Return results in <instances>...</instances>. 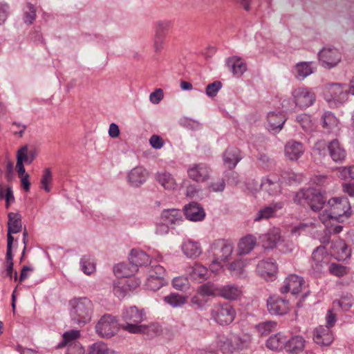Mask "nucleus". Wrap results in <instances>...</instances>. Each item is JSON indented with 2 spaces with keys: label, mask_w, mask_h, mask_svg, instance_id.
<instances>
[{
  "label": "nucleus",
  "mask_w": 354,
  "mask_h": 354,
  "mask_svg": "<svg viewBox=\"0 0 354 354\" xmlns=\"http://www.w3.org/2000/svg\"><path fill=\"white\" fill-rule=\"evenodd\" d=\"M122 317L125 324L122 325V328L130 333H146L148 334L153 327L141 324L145 319V314L142 310L136 306H131L124 308L122 311Z\"/></svg>",
  "instance_id": "nucleus-1"
},
{
  "label": "nucleus",
  "mask_w": 354,
  "mask_h": 354,
  "mask_svg": "<svg viewBox=\"0 0 354 354\" xmlns=\"http://www.w3.org/2000/svg\"><path fill=\"white\" fill-rule=\"evenodd\" d=\"M71 320L79 325H85L91 319L93 304L87 297H75L69 301Z\"/></svg>",
  "instance_id": "nucleus-2"
},
{
  "label": "nucleus",
  "mask_w": 354,
  "mask_h": 354,
  "mask_svg": "<svg viewBox=\"0 0 354 354\" xmlns=\"http://www.w3.org/2000/svg\"><path fill=\"white\" fill-rule=\"evenodd\" d=\"M294 201L299 205H307L315 212L322 209L325 203L323 195L313 188L303 189L297 192Z\"/></svg>",
  "instance_id": "nucleus-3"
},
{
  "label": "nucleus",
  "mask_w": 354,
  "mask_h": 354,
  "mask_svg": "<svg viewBox=\"0 0 354 354\" xmlns=\"http://www.w3.org/2000/svg\"><path fill=\"white\" fill-rule=\"evenodd\" d=\"M234 251V244L227 239H216L212 242L208 253L213 258L223 262L228 261Z\"/></svg>",
  "instance_id": "nucleus-4"
},
{
  "label": "nucleus",
  "mask_w": 354,
  "mask_h": 354,
  "mask_svg": "<svg viewBox=\"0 0 354 354\" xmlns=\"http://www.w3.org/2000/svg\"><path fill=\"white\" fill-rule=\"evenodd\" d=\"M211 319L218 324L228 325L233 322L236 311L229 304L214 305L210 310Z\"/></svg>",
  "instance_id": "nucleus-5"
},
{
  "label": "nucleus",
  "mask_w": 354,
  "mask_h": 354,
  "mask_svg": "<svg viewBox=\"0 0 354 354\" xmlns=\"http://www.w3.org/2000/svg\"><path fill=\"white\" fill-rule=\"evenodd\" d=\"M119 328L117 319L109 314L103 315L95 325L96 333L103 338H109L114 336Z\"/></svg>",
  "instance_id": "nucleus-6"
},
{
  "label": "nucleus",
  "mask_w": 354,
  "mask_h": 354,
  "mask_svg": "<svg viewBox=\"0 0 354 354\" xmlns=\"http://www.w3.org/2000/svg\"><path fill=\"white\" fill-rule=\"evenodd\" d=\"M349 95L348 89L339 83L328 84L324 86V95L328 102L342 104L346 102Z\"/></svg>",
  "instance_id": "nucleus-7"
},
{
  "label": "nucleus",
  "mask_w": 354,
  "mask_h": 354,
  "mask_svg": "<svg viewBox=\"0 0 354 354\" xmlns=\"http://www.w3.org/2000/svg\"><path fill=\"white\" fill-rule=\"evenodd\" d=\"M251 341V335L248 333L232 334L223 342L222 348L228 352H238L248 348Z\"/></svg>",
  "instance_id": "nucleus-8"
},
{
  "label": "nucleus",
  "mask_w": 354,
  "mask_h": 354,
  "mask_svg": "<svg viewBox=\"0 0 354 354\" xmlns=\"http://www.w3.org/2000/svg\"><path fill=\"white\" fill-rule=\"evenodd\" d=\"M328 208L332 212L339 222L345 216L351 214V206L348 199L345 197H334L328 200Z\"/></svg>",
  "instance_id": "nucleus-9"
},
{
  "label": "nucleus",
  "mask_w": 354,
  "mask_h": 354,
  "mask_svg": "<svg viewBox=\"0 0 354 354\" xmlns=\"http://www.w3.org/2000/svg\"><path fill=\"white\" fill-rule=\"evenodd\" d=\"M318 59L323 67L332 68L335 67L340 62L342 55L337 48L325 47L318 53Z\"/></svg>",
  "instance_id": "nucleus-10"
},
{
  "label": "nucleus",
  "mask_w": 354,
  "mask_h": 354,
  "mask_svg": "<svg viewBox=\"0 0 354 354\" xmlns=\"http://www.w3.org/2000/svg\"><path fill=\"white\" fill-rule=\"evenodd\" d=\"M187 176L196 183H205L210 178L211 168L204 162L190 165L187 169Z\"/></svg>",
  "instance_id": "nucleus-11"
},
{
  "label": "nucleus",
  "mask_w": 354,
  "mask_h": 354,
  "mask_svg": "<svg viewBox=\"0 0 354 354\" xmlns=\"http://www.w3.org/2000/svg\"><path fill=\"white\" fill-rule=\"evenodd\" d=\"M292 95L296 106L300 109H306L310 106L315 100V93L306 87H299L294 89Z\"/></svg>",
  "instance_id": "nucleus-12"
},
{
  "label": "nucleus",
  "mask_w": 354,
  "mask_h": 354,
  "mask_svg": "<svg viewBox=\"0 0 354 354\" xmlns=\"http://www.w3.org/2000/svg\"><path fill=\"white\" fill-rule=\"evenodd\" d=\"M277 269V263L271 259L260 261L257 267L258 273L266 281H273L275 279Z\"/></svg>",
  "instance_id": "nucleus-13"
},
{
  "label": "nucleus",
  "mask_w": 354,
  "mask_h": 354,
  "mask_svg": "<svg viewBox=\"0 0 354 354\" xmlns=\"http://www.w3.org/2000/svg\"><path fill=\"white\" fill-rule=\"evenodd\" d=\"M329 261L330 257L326 248L323 246H319L313 251L312 254V268L315 272H320L328 263Z\"/></svg>",
  "instance_id": "nucleus-14"
},
{
  "label": "nucleus",
  "mask_w": 354,
  "mask_h": 354,
  "mask_svg": "<svg viewBox=\"0 0 354 354\" xmlns=\"http://www.w3.org/2000/svg\"><path fill=\"white\" fill-rule=\"evenodd\" d=\"M267 306L268 311L272 315H285L290 310L288 301L279 297H270L268 300Z\"/></svg>",
  "instance_id": "nucleus-15"
},
{
  "label": "nucleus",
  "mask_w": 354,
  "mask_h": 354,
  "mask_svg": "<svg viewBox=\"0 0 354 354\" xmlns=\"http://www.w3.org/2000/svg\"><path fill=\"white\" fill-rule=\"evenodd\" d=\"M304 285V279L296 274H290L283 281V285L281 288V293L290 292L292 295L298 294Z\"/></svg>",
  "instance_id": "nucleus-16"
},
{
  "label": "nucleus",
  "mask_w": 354,
  "mask_h": 354,
  "mask_svg": "<svg viewBox=\"0 0 354 354\" xmlns=\"http://www.w3.org/2000/svg\"><path fill=\"white\" fill-rule=\"evenodd\" d=\"M149 177V173L142 167H136L127 174V182L132 186L138 187L145 183Z\"/></svg>",
  "instance_id": "nucleus-17"
},
{
  "label": "nucleus",
  "mask_w": 354,
  "mask_h": 354,
  "mask_svg": "<svg viewBox=\"0 0 354 354\" xmlns=\"http://www.w3.org/2000/svg\"><path fill=\"white\" fill-rule=\"evenodd\" d=\"M259 241L265 248L272 249L281 241V230L277 227L270 229L259 236Z\"/></svg>",
  "instance_id": "nucleus-18"
},
{
  "label": "nucleus",
  "mask_w": 354,
  "mask_h": 354,
  "mask_svg": "<svg viewBox=\"0 0 354 354\" xmlns=\"http://www.w3.org/2000/svg\"><path fill=\"white\" fill-rule=\"evenodd\" d=\"M315 342L321 346H328L333 341V336L330 328L326 326L317 327L313 332Z\"/></svg>",
  "instance_id": "nucleus-19"
},
{
  "label": "nucleus",
  "mask_w": 354,
  "mask_h": 354,
  "mask_svg": "<svg viewBox=\"0 0 354 354\" xmlns=\"http://www.w3.org/2000/svg\"><path fill=\"white\" fill-rule=\"evenodd\" d=\"M185 215L187 219L192 221L198 222L203 221L205 217V212L203 207L192 202L184 207Z\"/></svg>",
  "instance_id": "nucleus-20"
},
{
  "label": "nucleus",
  "mask_w": 354,
  "mask_h": 354,
  "mask_svg": "<svg viewBox=\"0 0 354 354\" xmlns=\"http://www.w3.org/2000/svg\"><path fill=\"white\" fill-rule=\"evenodd\" d=\"M242 158L241 151L235 147H228L223 154V164L230 169H234Z\"/></svg>",
  "instance_id": "nucleus-21"
},
{
  "label": "nucleus",
  "mask_w": 354,
  "mask_h": 354,
  "mask_svg": "<svg viewBox=\"0 0 354 354\" xmlns=\"http://www.w3.org/2000/svg\"><path fill=\"white\" fill-rule=\"evenodd\" d=\"M185 272L192 280L198 282H202L209 277L207 268L198 263L187 267Z\"/></svg>",
  "instance_id": "nucleus-22"
},
{
  "label": "nucleus",
  "mask_w": 354,
  "mask_h": 354,
  "mask_svg": "<svg viewBox=\"0 0 354 354\" xmlns=\"http://www.w3.org/2000/svg\"><path fill=\"white\" fill-rule=\"evenodd\" d=\"M283 207V203L282 202L271 203L270 205L260 209L254 218V221L258 222L261 220H266L273 217L276 214L277 212L282 209Z\"/></svg>",
  "instance_id": "nucleus-23"
},
{
  "label": "nucleus",
  "mask_w": 354,
  "mask_h": 354,
  "mask_svg": "<svg viewBox=\"0 0 354 354\" xmlns=\"http://www.w3.org/2000/svg\"><path fill=\"white\" fill-rule=\"evenodd\" d=\"M268 128L270 131L275 132L280 131L284 123L286 121V118L282 112L272 111L268 114Z\"/></svg>",
  "instance_id": "nucleus-24"
},
{
  "label": "nucleus",
  "mask_w": 354,
  "mask_h": 354,
  "mask_svg": "<svg viewBox=\"0 0 354 354\" xmlns=\"http://www.w3.org/2000/svg\"><path fill=\"white\" fill-rule=\"evenodd\" d=\"M160 219L168 225H178L183 221V216L178 209H167L162 212Z\"/></svg>",
  "instance_id": "nucleus-25"
},
{
  "label": "nucleus",
  "mask_w": 354,
  "mask_h": 354,
  "mask_svg": "<svg viewBox=\"0 0 354 354\" xmlns=\"http://www.w3.org/2000/svg\"><path fill=\"white\" fill-rule=\"evenodd\" d=\"M183 254L188 258H196L202 254V248L199 242L187 239L181 245Z\"/></svg>",
  "instance_id": "nucleus-26"
},
{
  "label": "nucleus",
  "mask_w": 354,
  "mask_h": 354,
  "mask_svg": "<svg viewBox=\"0 0 354 354\" xmlns=\"http://www.w3.org/2000/svg\"><path fill=\"white\" fill-rule=\"evenodd\" d=\"M315 67L311 62H301L293 68V73L298 80H304L314 73Z\"/></svg>",
  "instance_id": "nucleus-27"
},
{
  "label": "nucleus",
  "mask_w": 354,
  "mask_h": 354,
  "mask_svg": "<svg viewBox=\"0 0 354 354\" xmlns=\"http://www.w3.org/2000/svg\"><path fill=\"white\" fill-rule=\"evenodd\" d=\"M261 189L270 195H275L281 192V184L276 176H267L261 180Z\"/></svg>",
  "instance_id": "nucleus-28"
},
{
  "label": "nucleus",
  "mask_w": 354,
  "mask_h": 354,
  "mask_svg": "<svg viewBox=\"0 0 354 354\" xmlns=\"http://www.w3.org/2000/svg\"><path fill=\"white\" fill-rule=\"evenodd\" d=\"M304 152L303 145L299 142L291 140L285 146V155L290 160H298Z\"/></svg>",
  "instance_id": "nucleus-29"
},
{
  "label": "nucleus",
  "mask_w": 354,
  "mask_h": 354,
  "mask_svg": "<svg viewBox=\"0 0 354 354\" xmlns=\"http://www.w3.org/2000/svg\"><path fill=\"white\" fill-rule=\"evenodd\" d=\"M305 345L306 340L302 336L295 335L287 339L285 349L288 353L299 354L304 351Z\"/></svg>",
  "instance_id": "nucleus-30"
},
{
  "label": "nucleus",
  "mask_w": 354,
  "mask_h": 354,
  "mask_svg": "<svg viewBox=\"0 0 354 354\" xmlns=\"http://www.w3.org/2000/svg\"><path fill=\"white\" fill-rule=\"evenodd\" d=\"M332 252L338 260H346L351 257V250L342 239L337 240L331 245Z\"/></svg>",
  "instance_id": "nucleus-31"
},
{
  "label": "nucleus",
  "mask_w": 354,
  "mask_h": 354,
  "mask_svg": "<svg viewBox=\"0 0 354 354\" xmlns=\"http://www.w3.org/2000/svg\"><path fill=\"white\" fill-rule=\"evenodd\" d=\"M227 66L229 70L236 76H241L247 70L245 63L241 57L233 56L227 59Z\"/></svg>",
  "instance_id": "nucleus-32"
},
{
  "label": "nucleus",
  "mask_w": 354,
  "mask_h": 354,
  "mask_svg": "<svg viewBox=\"0 0 354 354\" xmlns=\"http://www.w3.org/2000/svg\"><path fill=\"white\" fill-rule=\"evenodd\" d=\"M129 261L132 266H145L151 263L150 257L144 251L138 249H133L130 253Z\"/></svg>",
  "instance_id": "nucleus-33"
},
{
  "label": "nucleus",
  "mask_w": 354,
  "mask_h": 354,
  "mask_svg": "<svg viewBox=\"0 0 354 354\" xmlns=\"http://www.w3.org/2000/svg\"><path fill=\"white\" fill-rule=\"evenodd\" d=\"M286 337L281 333L270 336L266 341V347L272 351H279L286 348Z\"/></svg>",
  "instance_id": "nucleus-34"
},
{
  "label": "nucleus",
  "mask_w": 354,
  "mask_h": 354,
  "mask_svg": "<svg viewBox=\"0 0 354 354\" xmlns=\"http://www.w3.org/2000/svg\"><path fill=\"white\" fill-rule=\"evenodd\" d=\"M329 154L333 161L342 162L346 158V151L337 140H332L328 145Z\"/></svg>",
  "instance_id": "nucleus-35"
},
{
  "label": "nucleus",
  "mask_w": 354,
  "mask_h": 354,
  "mask_svg": "<svg viewBox=\"0 0 354 354\" xmlns=\"http://www.w3.org/2000/svg\"><path fill=\"white\" fill-rule=\"evenodd\" d=\"M257 245V239L252 234H248L241 238L238 243L239 254H249Z\"/></svg>",
  "instance_id": "nucleus-36"
},
{
  "label": "nucleus",
  "mask_w": 354,
  "mask_h": 354,
  "mask_svg": "<svg viewBox=\"0 0 354 354\" xmlns=\"http://www.w3.org/2000/svg\"><path fill=\"white\" fill-rule=\"evenodd\" d=\"M131 280H121L115 283L113 285V292L115 296L119 298H123L128 292L139 286L140 282H136L134 284L131 283Z\"/></svg>",
  "instance_id": "nucleus-37"
},
{
  "label": "nucleus",
  "mask_w": 354,
  "mask_h": 354,
  "mask_svg": "<svg viewBox=\"0 0 354 354\" xmlns=\"http://www.w3.org/2000/svg\"><path fill=\"white\" fill-rule=\"evenodd\" d=\"M242 293L241 288L234 284H228L221 287L218 295L226 299H236Z\"/></svg>",
  "instance_id": "nucleus-38"
},
{
  "label": "nucleus",
  "mask_w": 354,
  "mask_h": 354,
  "mask_svg": "<svg viewBox=\"0 0 354 354\" xmlns=\"http://www.w3.org/2000/svg\"><path fill=\"white\" fill-rule=\"evenodd\" d=\"M156 180L166 189H174L177 186L176 180L167 171L157 172Z\"/></svg>",
  "instance_id": "nucleus-39"
},
{
  "label": "nucleus",
  "mask_w": 354,
  "mask_h": 354,
  "mask_svg": "<svg viewBox=\"0 0 354 354\" xmlns=\"http://www.w3.org/2000/svg\"><path fill=\"white\" fill-rule=\"evenodd\" d=\"M249 261L247 259H239L229 266V270L232 276L236 277H245L246 275L245 268L248 266Z\"/></svg>",
  "instance_id": "nucleus-40"
},
{
  "label": "nucleus",
  "mask_w": 354,
  "mask_h": 354,
  "mask_svg": "<svg viewBox=\"0 0 354 354\" xmlns=\"http://www.w3.org/2000/svg\"><path fill=\"white\" fill-rule=\"evenodd\" d=\"M113 271L117 277L127 278L136 272V268L131 262L129 264L120 263L115 266Z\"/></svg>",
  "instance_id": "nucleus-41"
},
{
  "label": "nucleus",
  "mask_w": 354,
  "mask_h": 354,
  "mask_svg": "<svg viewBox=\"0 0 354 354\" xmlns=\"http://www.w3.org/2000/svg\"><path fill=\"white\" fill-rule=\"evenodd\" d=\"M37 156L35 149H29L27 145L20 147L17 152V160H21L24 164H31Z\"/></svg>",
  "instance_id": "nucleus-42"
},
{
  "label": "nucleus",
  "mask_w": 354,
  "mask_h": 354,
  "mask_svg": "<svg viewBox=\"0 0 354 354\" xmlns=\"http://www.w3.org/2000/svg\"><path fill=\"white\" fill-rule=\"evenodd\" d=\"M8 230L18 233L21 230V216L19 213L10 212L8 215Z\"/></svg>",
  "instance_id": "nucleus-43"
},
{
  "label": "nucleus",
  "mask_w": 354,
  "mask_h": 354,
  "mask_svg": "<svg viewBox=\"0 0 354 354\" xmlns=\"http://www.w3.org/2000/svg\"><path fill=\"white\" fill-rule=\"evenodd\" d=\"M164 301L173 308H178L185 304L187 301V297L178 293H171L165 296Z\"/></svg>",
  "instance_id": "nucleus-44"
},
{
  "label": "nucleus",
  "mask_w": 354,
  "mask_h": 354,
  "mask_svg": "<svg viewBox=\"0 0 354 354\" xmlns=\"http://www.w3.org/2000/svg\"><path fill=\"white\" fill-rule=\"evenodd\" d=\"M87 354H118L115 351L110 349L102 342H97L91 344L88 348Z\"/></svg>",
  "instance_id": "nucleus-45"
},
{
  "label": "nucleus",
  "mask_w": 354,
  "mask_h": 354,
  "mask_svg": "<svg viewBox=\"0 0 354 354\" xmlns=\"http://www.w3.org/2000/svg\"><path fill=\"white\" fill-rule=\"evenodd\" d=\"M322 119L324 128L329 131H335L337 129L339 120L331 112H325Z\"/></svg>",
  "instance_id": "nucleus-46"
},
{
  "label": "nucleus",
  "mask_w": 354,
  "mask_h": 354,
  "mask_svg": "<svg viewBox=\"0 0 354 354\" xmlns=\"http://www.w3.org/2000/svg\"><path fill=\"white\" fill-rule=\"evenodd\" d=\"M167 283V282L165 278L162 277H153V275H148L146 286L149 290L156 291Z\"/></svg>",
  "instance_id": "nucleus-47"
},
{
  "label": "nucleus",
  "mask_w": 354,
  "mask_h": 354,
  "mask_svg": "<svg viewBox=\"0 0 354 354\" xmlns=\"http://www.w3.org/2000/svg\"><path fill=\"white\" fill-rule=\"evenodd\" d=\"M319 218L327 228L332 227L335 223H339V221L328 208L320 213Z\"/></svg>",
  "instance_id": "nucleus-48"
},
{
  "label": "nucleus",
  "mask_w": 354,
  "mask_h": 354,
  "mask_svg": "<svg viewBox=\"0 0 354 354\" xmlns=\"http://www.w3.org/2000/svg\"><path fill=\"white\" fill-rule=\"evenodd\" d=\"M219 289L212 283H206L201 285L198 288V293L202 297H215L218 295Z\"/></svg>",
  "instance_id": "nucleus-49"
},
{
  "label": "nucleus",
  "mask_w": 354,
  "mask_h": 354,
  "mask_svg": "<svg viewBox=\"0 0 354 354\" xmlns=\"http://www.w3.org/2000/svg\"><path fill=\"white\" fill-rule=\"evenodd\" d=\"M296 120L305 131H311L315 128V124L311 117L306 113L297 115Z\"/></svg>",
  "instance_id": "nucleus-50"
},
{
  "label": "nucleus",
  "mask_w": 354,
  "mask_h": 354,
  "mask_svg": "<svg viewBox=\"0 0 354 354\" xmlns=\"http://www.w3.org/2000/svg\"><path fill=\"white\" fill-rule=\"evenodd\" d=\"M277 327V322L268 321L261 322L256 326V328L261 336H266L273 332Z\"/></svg>",
  "instance_id": "nucleus-51"
},
{
  "label": "nucleus",
  "mask_w": 354,
  "mask_h": 354,
  "mask_svg": "<svg viewBox=\"0 0 354 354\" xmlns=\"http://www.w3.org/2000/svg\"><path fill=\"white\" fill-rule=\"evenodd\" d=\"M333 307H339L342 310H348L353 304V299L351 295L341 297L339 299L333 301Z\"/></svg>",
  "instance_id": "nucleus-52"
},
{
  "label": "nucleus",
  "mask_w": 354,
  "mask_h": 354,
  "mask_svg": "<svg viewBox=\"0 0 354 354\" xmlns=\"http://www.w3.org/2000/svg\"><path fill=\"white\" fill-rule=\"evenodd\" d=\"M80 337V331L71 330L63 334V342L58 345V347H63L77 339Z\"/></svg>",
  "instance_id": "nucleus-53"
},
{
  "label": "nucleus",
  "mask_w": 354,
  "mask_h": 354,
  "mask_svg": "<svg viewBox=\"0 0 354 354\" xmlns=\"http://www.w3.org/2000/svg\"><path fill=\"white\" fill-rule=\"evenodd\" d=\"M330 273L336 277H343L348 272L347 267L342 266L338 263H333L329 266L328 268Z\"/></svg>",
  "instance_id": "nucleus-54"
},
{
  "label": "nucleus",
  "mask_w": 354,
  "mask_h": 354,
  "mask_svg": "<svg viewBox=\"0 0 354 354\" xmlns=\"http://www.w3.org/2000/svg\"><path fill=\"white\" fill-rule=\"evenodd\" d=\"M171 21L169 20H160L156 23L155 35L165 36L166 32L171 26Z\"/></svg>",
  "instance_id": "nucleus-55"
},
{
  "label": "nucleus",
  "mask_w": 354,
  "mask_h": 354,
  "mask_svg": "<svg viewBox=\"0 0 354 354\" xmlns=\"http://www.w3.org/2000/svg\"><path fill=\"white\" fill-rule=\"evenodd\" d=\"M81 269L86 274L94 272L95 267L89 257H84L80 261Z\"/></svg>",
  "instance_id": "nucleus-56"
},
{
  "label": "nucleus",
  "mask_w": 354,
  "mask_h": 354,
  "mask_svg": "<svg viewBox=\"0 0 354 354\" xmlns=\"http://www.w3.org/2000/svg\"><path fill=\"white\" fill-rule=\"evenodd\" d=\"M173 287L178 290H184L189 286V281L187 277L179 276L173 279Z\"/></svg>",
  "instance_id": "nucleus-57"
},
{
  "label": "nucleus",
  "mask_w": 354,
  "mask_h": 354,
  "mask_svg": "<svg viewBox=\"0 0 354 354\" xmlns=\"http://www.w3.org/2000/svg\"><path fill=\"white\" fill-rule=\"evenodd\" d=\"M24 12V21L26 24H31L36 18V10L31 3H28Z\"/></svg>",
  "instance_id": "nucleus-58"
},
{
  "label": "nucleus",
  "mask_w": 354,
  "mask_h": 354,
  "mask_svg": "<svg viewBox=\"0 0 354 354\" xmlns=\"http://www.w3.org/2000/svg\"><path fill=\"white\" fill-rule=\"evenodd\" d=\"M52 181V173L49 168H46L44 170V174L41 180V184L42 185V188L46 192H49L50 191V183Z\"/></svg>",
  "instance_id": "nucleus-59"
},
{
  "label": "nucleus",
  "mask_w": 354,
  "mask_h": 354,
  "mask_svg": "<svg viewBox=\"0 0 354 354\" xmlns=\"http://www.w3.org/2000/svg\"><path fill=\"white\" fill-rule=\"evenodd\" d=\"M337 175L344 180L348 178L354 179V165L338 168Z\"/></svg>",
  "instance_id": "nucleus-60"
},
{
  "label": "nucleus",
  "mask_w": 354,
  "mask_h": 354,
  "mask_svg": "<svg viewBox=\"0 0 354 354\" xmlns=\"http://www.w3.org/2000/svg\"><path fill=\"white\" fill-rule=\"evenodd\" d=\"M222 84L219 81H215L207 86L205 93L209 97H214L221 88Z\"/></svg>",
  "instance_id": "nucleus-61"
},
{
  "label": "nucleus",
  "mask_w": 354,
  "mask_h": 354,
  "mask_svg": "<svg viewBox=\"0 0 354 354\" xmlns=\"http://www.w3.org/2000/svg\"><path fill=\"white\" fill-rule=\"evenodd\" d=\"M169 232V225L162 221L160 219V222H157L155 225V234L158 236H164L167 234Z\"/></svg>",
  "instance_id": "nucleus-62"
},
{
  "label": "nucleus",
  "mask_w": 354,
  "mask_h": 354,
  "mask_svg": "<svg viewBox=\"0 0 354 354\" xmlns=\"http://www.w3.org/2000/svg\"><path fill=\"white\" fill-rule=\"evenodd\" d=\"M148 275H153V277H162L165 278L166 270L160 265L152 266L149 270Z\"/></svg>",
  "instance_id": "nucleus-63"
},
{
  "label": "nucleus",
  "mask_w": 354,
  "mask_h": 354,
  "mask_svg": "<svg viewBox=\"0 0 354 354\" xmlns=\"http://www.w3.org/2000/svg\"><path fill=\"white\" fill-rule=\"evenodd\" d=\"M163 91L161 88L156 89L149 95V100L152 104H158L163 98Z\"/></svg>",
  "instance_id": "nucleus-64"
}]
</instances>
